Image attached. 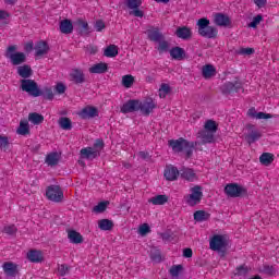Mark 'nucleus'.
<instances>
[{"instance_id":"obj_25","label":"nucleus","mask_w":279,"mask_h":279,"mask_svg":"<svg viewBox=\"0 0 279 279\" xmlns=\"http://www.w3.org/2000/svg\"><path fill=\"white\" fill-rule=\"evenodd\" d=\"M149 204L153 206H165L169 202V196L167 195H157L148 199Z\"/></svg>"},{"instance_id":"obj_5","label":"nucleus","mask_w":279,"mask_h":279,"mask_svg":"<svg viewBox=\"0 0 279 279\" xmlns=\"http://www.w3.org/2000/svg\"><path fill=\"white\" fill-rule=\"evenodd\" d=\"M104 149V141L97 140L94 144V147H87L81 149V158H85L86 160H94L97 158L101 150Z\"/></svg>"},{"instance_id":"obj_14","label":"nucleus","mask_w":279,"mask_h":279,"mask_svg":"<svg viewBox=\"0 0 279 279\" xmlns=\"http://www.w3.org/2000/svg\"><path fill=\"white\" fill-rule=\"evenodd\" d=\"M98 116H99V110L90 106L83 108L78 112V117H81V119H95V117H98Z\"/></svg>"},{"instance_id":"obj_62","label":"nucleus","mask_w":279,"mask_h":279,"mask_svg":"<svg viewBox=\"0 0 279 279\" xmlns=\"http://www.w3.org/2000/svg\"><path fill=\"white\" fill-rule=\"evenodd\" d=\"M157 3H169V0H155Z\"/></svg>"},{"instance_id":"obj_28","label":"nucleus","mask_w":279,"mask_h":279,"mask_svg":"<svg viewBox=\"0 0 279 279\" xmlns=\"http://www.w3.org/2000/svg\"><path fill=\"white\" fill-rule=\"evenodd\" d=\"M202 73H203V77H205V80H210V77H215V75H217V69H215L210 64H207V65L203 66Z\"/></svg>"},{"instance_id":"obj_33","label":"nucleus","mask_w":279,"mask_h":279,"mask_svg":"<svg viewBox=\"0 0 279 279\" xmlns=\"http://www.w3.org/2000/svg\"><path fill=\"white\" fill-rule=\"evenodd\" d=\"M3 271L7 276H16V264L7 262L3 264Z\"/></svg>"},{"instance_id":"obj_26","label":"nucleus","mask_w":279,"mask_h":279,"mask_svg":"<svg viewBox=\"0 0 279 279\" xmlns=\"http://www.w3.org/2000/svg\"><path fill=\"white\" fill-rule=\"evenodd\" d=\"M105 58H117L119 56V47L117 45H109L104 49Z\"/></svg>"},{"instance_id":"obj_13","label":"nucleus","mask_w":279,"mask_h":279,"mask_svg":"<svg viewBox=\"0 0 279 279\" xmlns=\"http://www.w3.org/2000/svg\"><path fill=\"white\" fill-rule=\"evenodd\" d=\"M214 23L215 25H218V27H230L232 25V20H230V16L227 14L215 13Z\"/></svg>"},{"instance_id":"obj_43","label":"nucleus","mask_w":279,"mask_h":279,"mask_svg":"<svg viewBox=\"0 0 279 279\" xmlns=\"http://www.w3.org/2000/svg\"><path fill=\"white\" fill-rule=\"evenodd\" d=\"M169 93H171V86H169V84H167V83H162L159 87L160 99H165V97H167V95H169Z\"/></svg>"},{"instance_id":"obj_4","label":"nucleus","mask_w":279,"mask_h":279,"mask_svg":"<svg viewBox=\"0 0 279 279\" xmlns=\"http://www.w3.org/2000/svg\"><path fill=\"white\" fill-rule=\"evenodd\" d=\"M168 145L169 147H171L174 154H180V151H184L185 154H187V156H191V154H193V149H195L194 143H189L182 137L179 140H170L168 142Z\"/></svg>"},{"instance_id":"obj_42","label":"nucleus","mask_w":279,"mask_h":279,"mask_svg":"<svg viewBox=\"0 0 279 279\" xmlns=\"http://www.w3.org/2000/svg\"><path fill=\"white\" fill-rule=\"evenodd\" d=\"M70 75L76 84H82V82H84V73L80 70H73Z\"/></svg>"},{"instance_id":"obj_63","label":"nucleus","mask_w":279,"mask_h":279,"mask_svg":"<svg viewBox=\"0 0 279 279\" xmlns=\"http://www.w3.org/2000/svg\"><path fill=\"white\" fill-rule=\"evenodd\" d=\"M5 3L12 4L14 3V0H4Z\"/></svg>"},{"instance_id":"obj_19","label":"nucleus","mask_w":279,"mask_h":279,"mask_svg":"<svg viewBox=\"0 0 279 279\" xmlns=\"http://www.w3.org/2000/svg\"><path fill=\"white\" fill-rule=\"evenodd\" d=\"M68 239L70 243H74L75 245H78L80 243H84V236H82V233L75 230L68 231Z\"/></svg>"},{"instance_id":"obj_27","label":"nucleus","mask_w":279,"mask_h":279,"mask_svg":"<svg viewBox=\"0 0 279 279\" xmlns=\"http://www.w3.org/2000/svg\"><path fill=\"white\" fill-rule=\"evenodd\" d=\"M223 93H239L241 90V82L235 81L234 83H227L222 87Z\"/></svg>"},{"instance_id":"obj_7","label":"nucleus","mask_w":279,"mask_h":279,"mask_svg":"<svg viewBox=\"0 0 279 279\" xmlns=\"http://www.w3.org/2000/svg\"><path fill=\"white\" fill-rule=\"evenodd\" d=\"M204 193L202 192V186L195 185L194 187H191L190 194L184 196L185 204L189 206H197L199 202H202Z\"/></svg>"},{"instance_id":"obj_61","label":"nucleus","mask_w":279,"mask_h":279,"mask_svg":"<svg viewBox=\"0 0 279 279\" xmlns=\"http://www.w3.org/2000/svg\"><path fill=\"white\" fill-rule=\"evenodd\" d=\"M80 25L83 29H88V23L81 21Z\"/></svg>"},{"instance_id":"obj_39","label":"nucleus","mask_w":279,"mask_h":279,"mask_svg":"<svg viewBox=\"0 0 279 279\" xmlns=\"http://www.w3.org/2000/svg\"><path fill=\"white\" fill-rule=\"evenodd\" d=\"M259 162L265 167H269L274 162V155L271 153H264L259 157Z\"/></svg>"},{"instance_id":"obj_48","label":"nucleus","mask_w":279,"mask_h":279,"mask_svg":"<svg viewBox=\"0 0 279 279\" xmlns=\"http://www.w3.org/2000/svg\"><path fill=\"white\" fill-rule=\"evenodd\" d=\"M8 147H10V140L7 136H0V149L8 151Z\"/></svg>"},{"instance_id":"obj_23","label":"nucleus","mask_w":279,"mask_h":279,"mask_svg":"<svg viewBox=\"0 0 279 279\" xmlns=\"http://www.w3.org/2000/svg\"><path fill=\"white\" fill-rule=\"evenodd\" d=\"M175 35L178 38H181L182 40H186L191 38V36L193 35V32H191V28L186 26H182L177 28Z\"/></svg>"},{"instance_id":"obj_21","label":"nucleus","mask_w":279,"mask_h":279,"mask_svg":"<svg viewBox=\"0 0 279 279\" xmlns=\"http://www.w3.org/2000/svg\"><path fill=\"white\" fill-rule=\"evenodd\" d=\"M263 137V132L258 129H251L248 134L246 135L247 143H256V141H259Z\"/></svg>"},{"instance_id":"obj_54","label":"nucleus","mask_w":279,"mask_h":279,"mask_svg":"<svg viewBox=\"0 0 279 279\" xmlns=\"http://www.w3.org/2000/svg\"><path fill=\"white\" fill-rule=\"evenodd\" d=\"M106 24L104 23V21H97L95 24V29L96 32H101L102 29H105Z\"/></svg>"},{"instance_id":"obj_47","label":"nucleus","mask_w":279,"mask_h":279,"mask_svg":"<svg viewBox=\"0 0 279 279\" xmlns=\"http://www.w3.org/2000/svg\"><path fill=\"white\" fill-rule=\"evenodd\" d=\"M260 23H263V16L260 14H257L252 19L251 23H248L247 26L252 29H256V27H258Z\"/></svg>"},{"instance_id":"obj_41","label":"nucleus","mask_w":279,"mask_h":279,"mask_svg":"<svg viewBox=\"0 0 279 279\" xmlns=\"http://www.w3.org/2000/svg\"><path fill=\"white\" fill-rule=\"evenodd\" d=\"M59 125L61 130H72L73 123L71 122V119L62 117L59 119Z\"/></svg>"},{"instance_id":"obj_10","label":"nucleus","mask_w":279,"mask_h":279,"mask_svg":"<svg viewBox=\"0 0 279 279\" xmlns=\"http://www.w3.org/2000/svg\"><path fill=\"white\" fill-rule=\"evenodd\" d=\"M226 245H228V239L226 235L216 234L209 240V247L214 252H221V250H226Z\"/></svg>"},{"instance_id":"obj_11","label":"nucleus","mask_w":279,"mask_h":279,"mask_svg":"<svg viewBox=\"0 0 279 279\" xmlns=\"http://www.w3.org/2000/svg\"><path fill=\"white\" fill-rule=\"evenodd\" d=\"M143 4V0H128L126 5L128 9L131 10L130 14L133 16H136L137 19H143L144 13L141 9V5Z\"/></svg>"},{"instance_id":"obj_6","label":"nucleus","mask_w":279,"mask_h":279,"mask_svg":"<svg viewBox=\"0 0 279 279\" xmlns=\"http://www.w3.org/2000/svg\"><path fill=\"white\" fill-rule=\"evenodd\" d=\"M21 89L31 95V97H40L43 92L34 80L24 78L21 81Z\"/></svg>"},{"instance_id":"obj_40","label":"nucleus","mask_w":279,"mask_h":279,"mask_svg":"<svg viewBox=\"0 0 279 279\" xmlns=\"http://www.w3.org/2000/svg\"><path fill=\"white\" fill-rule=\"evenodd\" d=\"M60 160V155L58 153H51L46 157V162L50 166L53 167L58 165V161Z\"/></svg>"},{"instance_id":"obj_56","label":"nucleus","mask_w":279,"mask_h":279,"mask_svg":"<svg viewBox=\"0 0 279 279\" xmlns=\"http://www.w3.org/2000/svg\"><path fill=\"white\" fill-rule=\"evenodd\" d=\"M255 5H257V8H265V5H267V0H253Z\"/></svg>"},{"instance_id":"obj_9","label":"nucleus","mask_w":279,"mask_h":279,"mask_svg":"<svg viewBox=\"0 0 279 279\" xmlns=\"http://www.w3.org/2000/svg\"><path fill=\"white\" fill-rule=\"evenodd\" d=\"M225 193L229 197H243V195H247V189L236 183H230L226 185Z\"/></svg>"},{"instance_id":"obj_52","label":"nucleus","mask_w":279,"mask_h":279,"mask_svg":"<svg viewBox=\"0 0 279 279\" xmlns=\"http://www.w3.org/2000/svg\"><path fill=\"white\" fill-rule=\"evenodd\" d=\"M9 17L10 14L8 12L0 10V23H5Z\"/></svg>"},{"instance_id":"obj_64","label":"nucleus","mask_w":279,"mask_h":279,"mask_svg":"<svg viewBox=\"0 0 279 279\" xmlns=\"http://www.w3.org/2000/svg\"><path fill=\"white\" fill-rule=\"evenodd\" d=\"M251 279H262L260 276L252 277Z\"/></svg>"},{"instance_id":"obj_60","label":"nucleus","mask_w":279,"mask_h":279,"mask_svg":"<svg viewBox=\"0 0 279 279\" xmlns=\"http://www.w3.org/2000/svg\"><path fill=\"white\" fill-rule=\"evenodd\" d=\"M138 156H140L141 158H143L144 160H146V158H149V154H147V153H145V151H141V153L138 154Z\"/></svg>"},{"instance_id":"obj_3","label":"nucleus","mask_w":279,"mask_h":279,"mask_svg":"<svg viewBox=\"0 0 279 279\" xmlns=\"http://www.w3.org/2000/svg\"><path fill=\"white\" fill-rule=\"evenodd\" d=\"M199 36L203 38H215L219 31L215 26H210V20L202 17L196 22Z\"/></svg>"},{"instance_id":"obj_38","label":"nucleus","mask_w":279,"mask_h":279,"mask_svg":"<svg viewBox=\"0 0 279 279\" xmlns=\"http://www.w3.org/2000/svg\"><path fill=\"white\" fill-rule=\"evenodd\" d=\"M248 117H253V119H271L270 113L265 112H256V109H250L247 112Z\"/></svg>"},{"instance_id":"obj_59","label":"nucleus","mask_w":279,"mask_h":279,"mask_svg":"<svg viewBox=\"0 0 279 279\" xmlns=\"http://www.w3.org/2000/svg\"><path fill=\"white\" fill-rule=\"evenodd\" d=\"M266 274H276V269L272 268V266H267L265 268Z\"/></svg>"},{"instance_id":"obj_30","label":"nucleus","mask_w":279,"mask_h":279,"mask_svg":"<svg viewBox=\"0 0 279 279\" xmlns=\"http://www.w3.org/2000/svg\"><path fill=\"white\" fill-rule=\"evenodd\" d=\"M170 56L173 60H184L186 52L180 47H174L170 50Z\"/></svg>"},{"instance_id":"obj_1","label":"nucleus","mask_w":279,"mask_h":279,"mask_svg":"<svg viewBox=\"0 0 279 279\" xmlns=\"http://www.w3.org/2000/svg\"><path fill=\"white\" fill-rule=\"evenodd\" d=\"M5 58L11 64H13V66H19L26 62L27 54H25V52L19 51V46L11 45L7 48Z\"/></svg>"},{"instance_id":"obj_15","label":"nucleus","mask_w":279,"mask_h":279,"mask_svg":"<svg viewBox=\"0 0 279 279\" xmlns=\"http://www.w3.org/2000/svg\"><path fill=\"white\" fill-rule=\"evenodd\" d=\"M141 108V101L138 100H129L126 104H124L121 108V112L124 114H128V112H136Z\"/></svg>"},{"instance_id":"obj_16","label":"nucleus","mask_w":279,"mask_h":279,"mask_svg":"<svg viewBox=\"0 0 279 279\" xmlns=\"http://www.w3.org/2000/svg\"><path fill=\"white\" fill-rule=\"evenodd\" d=\"M180 175L183 180H186L187 182H195L197 181V173H195V170L191 168H183L180 170Z\"/></svg>"},{"instance_id":"obj_57","label":"nucleus","mask_w":279,"mask_h":279,"mask_svg":"<svg viewBox=\"0 0 279 279\" xmlns=\"http://www.w3.org/2000/svg\"><path fill=\"white\" fill-rule=\"evenodd\" d=\"M183 256H184V258H191V257L193 256V250H191V248H185V250L183 251Z\"/></svg>"},{"instance_id":"obj_24","label":"nucleus","mask_w":279,"mask_h":279,"mask_svg":"<svg viewBox=\"0 0 279 279\" xmlns=\"http://www.w3.org/2000/svg\"><path fill=\"white\" fill-rule=\"evenodd\" d=\"M169 274L172 279H180V276L184 274V266H182L181 264L173 265L172 267H170Z\"/></svg>"},{"instance_id":"obj_46","label":"nucleus","mask_w":279,"mask_h":279,"mask_svg":"<svg viewBox=\"0 0 279 279\" xmlns=\"http://www.w3.org/2000/svg\"><path fill=\"white\" fill-rule=\"evenodd\" d=\"M109 204H110L109 202H100L98 205L94 206L93 213H96V215L105 213Z\"/></svg>"},{"instance_id":"obj_53","label":"nucleus","mask_w":279,"mask_h":279,"mask_svg":"<svg viewBox=\"0 0 279 279\" xmlns=\"http://www.w3.org/2000/svg\"><path fill=\"white\" fill-rule=\"evenodd\" d=\"M68 272H69V267L64 265H60L58 267V274H60V276H66Z\"/></svg>"},{"instance_id":"obj_45","label":"nucleus","mask_w":279,"mask_h":279,"mask_svg":"<svg viewBox=\"0 0 279 279\" xmlns=\"http://www.w3.org/2000/svg\"><path fill=\"white\" fill-rule=\"evenodd\" d=\"M149 232H151V227H149L148 223H143L137 229V233L140 234V236H147Z\"/></svg>"},{"instance_id":"obj_18","label":"nucleus","mask_w":279,"mask_h":279,"mask_svg":"<svg viewBox=\"0 0 279 279\" xmlns=\"http://www.w3.org/2000/svg\"><path fill=\"white\" fill-rule=\"evenodd\" d=\"M26 257L29 263H43V260H45V255L36 250L28 251Z\"/></svg>"},{"instance_id":"obj_34","label":"nucleus","mask_w":279,"mask_h":279,"mask_svg":"<svg viewBox=\"0 0 279 279\" xmlns=\"http://www.w3.org/2000/svg\"><path fill=\"white\" fill-rule=\"evenodd\" d=\"M135 82L136 78L132 74H126L122 76L121 84L124 88H132Z\"/></svg>"},{"instance_id":"obj_31","label":"nucleus","mask_w":279,"mask_h":279,"mask_svg":"<svg viewBox=\"0 0 279 279\" xmlns=\"http://www.w3.org/2000/svg\"><path fill=\"white\" fill-rule=\"evenodd\" d=\"M60 32L62 34L73 33V23L70 20H63L60 22Z\"/></svg>"},{"instance_id":"obj_35","label":"nucleus","mask_w":279,"mask_h":279,"mask_svg":"<svg viewBox=\"0 0 279 279\" xmlns=\"http://www.w3.org/2000/svg\"><path fill=\"white\" fill-rule=\"evenodd\" d=\"M17 74L20 77L27 80V77H32V68L29 65H21L17 68Z\"/></svg>"},{"instance_id":"obj_37","label":"nucleus","mask_w":279,"mask_h":279,"mask_svg":"<svg viewBox=\"0 0 279 279\" xmlns=\"http://www.w3.org/2000/svg\"><path fill=\"white\" fill-rule=\"evenodd\" d=\"M98 228L106 232L114 228V222H112V220L109 219H101L98 221Z\"/></svg>"},{"instance_id":"obj_2","label":"nucleus","mask_w":279,"mask_h":279,"mask_svg":"<svg viewBox=\"0 0 279 279\" xmlns=\"http://www.w3.org/2000/svg\"><path fill=\"white\" fill-rule=\"evenodd\" d=\"M215 132H217V122L207 120L205 122V130L197 133V140L203 143H214Z\"/></svg>"},{"instance_id":"obj_8","label":"nucleus","mask_w":279,"mask_h":279,"mask_svg":"<svg viewBox=\"0 0 279 279\" xmlns=\"http://www.w3.org/2000/svg\"><path fill=\"white\" fill-rule=\"evenodd\" d=\"M46 197L50 202L60 204V202H62V199H64V192L62 191L60 185H50L46 190Z\"/></svg>"},{"instance_id":"obj_17","label":"nucleus","mask_w":279,"mask_h":279,"mask_svg":"<svg viewBox=\"0 0 279 279\" xmlns=\"http://www.w3.org/2000/svg\"><path fill=\"white\" fill-rule=\"evenodd\" d=\"M155 108H156V104L151 98H147L143 102L140 101L138 110H141L143 114H149V112H151V110H154Z\"/></svg>"},{"instance_id":"obj_29","label":"nucleus","mask_w":279,"mask_h":279,"mask_svg":"<svg viewBox=\"0 0 279 279\" xmlns=\"http://www.w3.org/2000/svg\"><path fill=\"white\" fill-rule=\"evenodd\" d=\"M106 71H108V64L104 62L96 63L89 68V73L101 74L106 73Z\"/></svg>"},{"instance_id":"obj_58","label":"nucleus","mask_w":279,"mask_h":279,"mask_svg":"<svg viewBox=\"0 0 279 279\" xmlns=\"http://www.w3.org/2000/svg\"><path fill=\"white\" fill-rule=\"evenodd\" d=\"M32 49H34V43L28 41L24 45V50L28 53L29 51H32Z\"/></svg>"},{"instance_id":"obj_51","label":"nucleus","mask_w":279,"mask_h":279,"mask_svg":"<svg viewBox=\"0 0 279 279\" xmlns=\"http://www.w3.org/2000/svg\"><path fill=\"white\" fill-rule=\"evenodd\" d=\"M239 53L241 56H252V53H254V49H252V48H241L239 50Z\"/></svg>"},{"instance_id":"obj_36","label":"nucleus","mask_w":279,"mask_h":279,"mask_svg":"<svg viewBox=\"0 0 279 279\" xmlns=\"http://www.w3.org/2000/svg\"><path fill=\"white\" fill-rule=\"evenodd\" d=\"M28 121L29 123H33V125H40V123L45 121V117L37 112H33L28 114Z\"/></svg>"},{"instance_id":"obj_44","label":"nucleus","mask_w":279,"mask_h":279,"mask_svg":"<svg viewBox=\"0 0 279 279\" xmlns=\"http://www.w3.org/2000/svg\"><path fill=\"white\" fill-rule=\"evenodd\" d=\"M208 217H210V215H208V213L204 211V210H198L196 213H194V219L195 221H206L208 220Z\"/></svg>"},{"instance_id":"obj_12","label":"nucleus","mask_w":279,"mask_h":279,"mask_svg":"<svg viewBox=\"0 0 279 279\" xmlns=\"http://www.w3.org/2000/svg\"><path fill=\"white\" fill-rule=\"evenodd\" d=\"M180 175V170L175 166H167L163 170V178L168 182H175Z\"/></svg>"},{"instance_id":"obj_22","label":"nucleus","mask_w":279,"mask_h":279,"mask_svg":"<svg viewBox=\"0 0 279 279\" xmlns=\"http://www.w3.org/2000/svg\"><path fill=\"white\" fill-rule=\"evenodd\" d=\"M146 34H147L148 38L150 40H153L154 43H158V41L162 40V34L156 27H150L149 29L146 31Z\"/></svg>"},{"instance_id":"obj_20","label":"nucleus","mask_w":279,"mask_h":279,"mask_svg":"<svg viewBox=\"0 0 279 279\" xmlns=\"http://www.w3.org/2000/svg\"><path fill=\"white\" fill-rule=\"evenodd\" d=\"M29 121L27 120H21L20 124L16 129V134H19V136H27L29 135Z\"/></svg>"},{"instance_id":"obj_49","label":"nucleus","mask_w":279,"mask_h":279,"mask_svg":"<svg viewBox=\"0 0 279 279\" xmlns=\"http://www.w3.org/2000/svg\"><path fill=\"white\" fill-rule=\"evenodd\" d=\"M54 90L57 95H64V93H66V85L63 83H57Z\"/></svg>"},{"instance_id":"obj_32","label":"nucleus","mask_w":279,"mask_h":279,"mask_svg":"<svg viewBox=\"0 0 279 279\" xmlns=\"http://www.w3.org/2000/svg\"><path fill=\"white\" fill-rule=\"evenodd\" d=\"M36 56H45L49 51V46L45 41H38L35 46Z\"/></svg>"},{"instance_id":"obj_50","label":"nucleus","mask_w":279,"mask_h":279,"mask_svg":"<svg viewBox=\"0 0 279 279\" xmlns=\"http://www.w3.org/2000/svg\"><path fill=\"white\" fill-rule=\"evenodd\" d=\"M157 43H159L158 51L160 52L169 51V43L165 41L162 38Z\"/></svg>"},{"instance_id":"obj_55","label":"nucleus","mask_w":279,"mask_h":279,"mask_svg":"<svg viewBox=\"0 0 279 279\" xmlns=\"http://www.w3.org/2000/svg\"><path fill=\"white\" fill-rule=\"evenodd\" d=\"M3 232H5L7 234H14V232H16V227L7 226L4 227Z\"/></svg>"}]
</instances>
